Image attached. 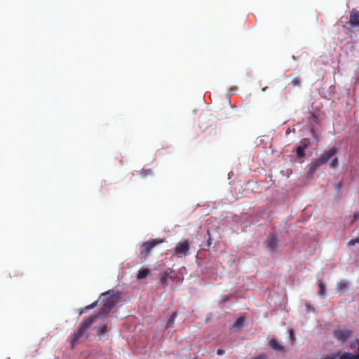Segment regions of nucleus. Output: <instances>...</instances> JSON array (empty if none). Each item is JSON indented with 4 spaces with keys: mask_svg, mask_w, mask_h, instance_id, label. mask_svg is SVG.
<instances>
[{
    "mask_svg": "<svg viewBox=\"0 0 359 359\" xmlns=\"http://www.w3.org/2000/svg\"><path fill=\"white\" fill-rule=\"evenodd\" d=\"M110 311L111 310L105 308V306L103 305L97 314L88 316L85 320H83V321L81 323L78 330L76 332H74L72 335V338L71 340L72 348H74V346L79 343V341L81 337H88L87 334V331L88 330V329L95 323H96L98 319L103 320L106 318Z\"/></svg>",
    "mask_w": 359,
    "mask_h": 359,
    "instance_id": "nucleus-1",
    "label": "nucleus"
},
{
    "mask_svg": "<svg viewBox=\"0 0 359 359\" xmlns=\"http://www.w3.org/2000/svg\"><path fill=\"white\" fill-rule=\"evenodd\" d=\"M164 240L151 238L144 242L140 247V257L142 259L146 258L151 250L158 244L163 243Z\"/></svg>",
    "mask_w": 359,
    "mask_h": 359,
    "instance_id": "nucleus-2",
    "label": "nucleus"
},
{
    "mask_svg": "<svg viewBox=\"0 0 359 359\" xmlns=\"http://www.w3.org/2000/svg\"><path fill=\"white\" fill-rule=\"evenodd\" d=\"M190 250V242L188 240H184L178 243L172 252L173 256L179 258L184 257L189 254Z\"/></svg>",
    "mask_w": 359,
    "mask_h": 359,
    "instance_id": "nucleus-3",
    "label": "nucleus"
},
{
    "mask_svg": "<svg viewBox=\"0 0 359 359\" xmlns=\"http://www.w3.org/2000/svg\"><path fill=\"white\" fill-rule=\"evenodd\" d=\"M344 29H359V11L352 8L350 11L349 20L344 25Z\"/></svg>",
    "mask_w": 359,
    "mask_h": 359,
    "instance_id": "nucleus-4",
    "label": "nucleus"
},
{
    "mask_svg": "<svg viewBox=\"0 0 359 359\" xmlns=\"http://www.w3.org/2000/svg\"><path fill=\"white\" fill-rule=\"evenodd\" d=\"M264 245L269 251L273 253L278 246V241L276 236L274 233H270L264 242Z\"/></svg>",
    "mask_w": 359,
    "mask_h": 359,
    "instance_id": "nucleus-5",
    "label": "nucleus"
},
{
    "mask_svg": "<svg viewBox=\"0 0 359 359\" xmlns=\"http://www.w3.org/2000/svg\"><path fill=\"white\" fill-rule=\"evenodd\" d=\"M351 331L348 329L337 328L333 332L334 338L341 342L345 341L351 335Z\"/></svg>",
    "mask_w": 359,
    "mask_h": 359,
    "instance_id": "nucleus-6",
    "label": "nucleus"
},
{
    "mask_svg": "<svg viewBox=\"0 0 359 359\" xmlns=\"http://www.w3.org/2000/svg\"><path fill=\"white\" fill-rule=\"evenodd\" d=\"M338 151L339 148L332 147L328 151L321 154L318 159L323 165L326 164Z\"/></svg>",
    "mask_w": 359,
    "mask_h": 359,
    "instance_id": "nucleus-7",
    "label": "nucleus"
},
{
    "mask_svg": "<svg viewBox=\"0 0 359 359\" xmlns=\"http://www.w3.org/2000/svg\"><path fill=\"white\" fill-rule=\"evenodd\" d=\"M307 147V141L306 139H304L300 142V145H299L296 149L297 158L302 160L305 157L304 151Z\"/></svg>",
    "mask_w": 359,
    "mask_h": 359,
    "instance_id": "nucleus-8",
    "label": "nucleus"
},
{
    "mask_svg": "<svg viewBox=\"0 0 359 359\" xmlns=\"http://www.w3.org/2000/svg\"><path fill=\"white\" fill-rule=\"evenodd\" d=\"M118 296L113 294L110 295L107 297L104 302V306H105V308L109 309V310H111V309L114 307V306L116 304L118 299Z\"/></svg>",
    "mask_w": 359,
    "mask_h": 359,
    "instance_id": "nucleus-9",
    "label": "nucleus"
},
{
    "mask_svg": "<svg viewBox=\"0 0 359 359\" xmlns=\"http://www.w3.org/2000/svg\"><path fill=\"white\" fill-rule=\"evenodd\" d=\"M107 327L108 324L107 323H104L101 325L95 326L94 330H96V335L102 337L107 332Z\"/></svg>",
    "mask_w": 359,
    "mask_h": 359,
    "instance_id": "nucleus-10",
    "label": "nucleus"
},
{
    "mask_svg": "<svg viewBox=\"0 0 359 359\" xmlns=\"http://www.w3.org/2000/svg\"><path fill=\"white\" fill-rule=\"evenodd\" d=\"M323 164L317 158L312 162L309 165V174L313 175L314 172L321 166Z\"/></svg>",
    "mask_w": 359,
    "mask_h": 359,
    "instance_id": "nucleus-11",
    "label": "nucleus"
},
{
    "mask_svg": "<svg viewBox=\"0 0 359 359\" xmlns=\"http://www.w3.org/2000/svg\"><path fill=\"white\" fill-rule=\"evenodd\" d=\"M269 346L271 348L276 351L282 352L284 351V348L280 345L276 339H271L269 341Z\"/></svg>",
    "mask_w": 359,
    "mask_h": 359,
    "instance_id": "nucleus-12",
    "label": "nucleus"
},
{
    "mask_svg": "<svg viewBox=\"0 0 359 359\" xmlns=\"http://www.w3.org/2000/svg\"><path fill=\"white\" fill-rule=\"evenodd\" d=\"M348 289V283L345 280H341L337 285V290L339 292H344Z\"/></svg>",
    "mask_w": 359,
    "mask_h": 359,
    "instance_id": "nucleus-13",
    "label": "nucleus"
},
{
    "mask_svg": "<svg viewBox=\"0 0 359 359\" xmlns=\"http://www.w3.org/2000/svg\"><path fill=\"white\" fill-rule=\"evenodd\" d=\"M150 273H151V271L149 269H144L140 270L137 275V278L139 280L144 279V278H147Z\"/></svg>",
    "mask_w": 359,
    "mask_h": 359,
    "instance_id": "nucleus-14",
    "label": "nucleus"
},
{
    "mask_svg": "<svg viewBox=\"0 0 359 359\" xmlns=\"http://www.w3.org/2000/svg\"><path fill=\"white\" fill-rule=\"evenodd\" d=\"M318 287H319V294L320 296L322 297V298H324L326 295V293H325V283L321 280H318Z\"/></svg>",
    "mask_w": 359,
    "mask_h": 359,
    "instance_id": "nucleus-15",
    "label": "nucleus"
},
{
    "mask_svg": "<svg viewBox=\"0 0 359 359\" xmlns=\"http://www.w3.org/2000/svg\"><path fill=\"white\" fill-rule=\"evenodd\" d=\"M177 313L176 311L173 312L170 318L168 319L167 324L165 325V329H168L170 327H172L175 324V320L177 317Z\"/></svg>",
    "mask_w": 359,
    "mask_h": 359,
    "instance_id": "nucleus-16",
    "label": "nucleus"
},
{
    "mask_svg": "<svg viewBox=\"0 0 359 359\" xmlns=\"http://www.w3.org/2000/svg\"><path fill=\"white\" fill-rule=\"evenodd\" d=\"M339 359H359V354H353L350 352L344 353L339 357Z\"/></svg>",
    "mask_w": 359,
    "mask_h": 359,
    "instance_id": "nucleus-17",
    "label": "nucleus"
},
{
    "mask_svg": "<svg viewBox=\"0 0 359 359\" xmlns=\"http://www.w3.org/2000/svg\"><path fill=\"white\" fill-rule=\"evenodd\" d=\"M244 323H245V318L239 317L234 323L233 327H242L244 325Z\"/></svg>",
    "mask_w": 359,
    "mask_h": 359,
    "instance_id": "nucleus-18",
    "label": "nucleus"
},
{
    "mask_svg": "<svg viewBox=\"0 0 359 359\" xmlns=\"http://www.w3.org/2000/svg\"><path fill=\"white\" fill-rule=\"evenodd\" d=\"M351 348L357 352V354H359V339H356L353 343L351 344Z\"/></svg>",
    "mask_w": 359,
    "mask_h": 359,
    "instance_id": "nucleus-19",
    "label": "nucleus"
},
{
    "mask_svg": "<svg viewBox=\"0 0 359 359\" xmlns=\"http://www.w3.org/2000/svg\"><path fill=\"white\" fill-rule=\"evenodd\" d=\"M338 165H339V159H338V158H337V157L334 158L331 161V162H330V168H332V169H335V168H337V166H338Z\"/></svg>",
    "mask_w": 359,
    "mask_h": 359,
    "instance_id": "nucleus-20",
    "label": "nucleus"
},
{
    "mask_svg": "<svg viewBox=\"0 0 359 359\" xmlns=\"http://www.w3.org/2000/svg\"><path fill=\"white\" fill-rule=\"evenodd\" d=\"M152 173L153 172L151 169L142 170V172H140V175L144 177L148 175H151Z\"/></svg>",
    "mask_w": 359,
    "mask_h": 359,
    "instance_id": "nucleus-21",
    "label": "nucleus"
},
{
    "mask_svg": "<svg viewBox=\"0 0 359 359\" xmlns=\"http://www.w3.org/2000/svg\"><path fill=\"white\" fill-rule=\"evenodd\" d=\"M168 277V273L167 272H164L162 276L160 278V281L162 284L166 285L167 284V280Z\"/></svg>",
    "mask_w": 359,
    "mask_h": 359,
    "instance_id": "nucleus-22",
    "label": "nucleus"
},
{
    "mask_svg": "<svg viewBox=\"0 0 359 359\" xmlns=\"http://www.w3.org/2000/svg\"><path fill=\"white\" fill-rule=\"evenodd\" d=\"M291 83L294 87L299 86L301 85V80L298 77H296L292 80Z\"/></svg>",
    "mask_w": 359,
    "mask_h": 359,
    "instance_id": "nucleus-23",
    "label": "nucleus"
},
{
    "mask_svg": "<svg viewBox=\"0 0 359 359\" xmlns=\"http://www.w3.org/2000/svg\"><path fill=\"white\" fill-rule=\"evenodd\" d=\"M359 243V237L355 238V239H351L348 241V246H353L355 244Z\"/></svg>",
    "mask_w": 359,
    "mask_h": 359,
    "instance_id": "nucleus-24",
    "label": "nucleus"
},
{
    "mask_svg": "<svg viewBox=\"0 0 359 359\" xmlns=\"http://www.w3.org/2000/svg\"><path fill=\"white\" fill-rule=\"evenodd\" d=\"M97 304H98V301H95L94 302H93L92 304L88 305L86 306V310H90V309H94L95 306H97Z\"/></svg>",
    "mask_w": 359,
    "mask_h": 359,
    "instance_id": "nucleus-25",
    "label": "nucleus"
},
{
    "mask_svg": "<svg viewBox=\"0 0 359 359\" xmlns=\"http://www.w3.org/2000/svg\"><path fill=\"white\" fill-rule=\"evenodd\" d=\"M358 219H359V211H357V212H355L353 214V219H352L351 224H353V223H354V222H357Z\"/></svg>",
    "mask_w": 359,
    "mask_h": 359,
    "instance_id": "nucleus-26",
    "label": "nucleus"
},
{
    "mask_svg": "<svg viewBox=\"0 0 359 359\" xmlns=\"http://www.w3.org/2000/svg\"><path fill=\"white\" fill-rule=\"evenodd\" d=\"M251 359H267V355L266 353H262L257 356L252 358Z\"/></svg>",
    "mask_w": 359,
    "mask_h": 359,
    "instance_id": "nucleus-27",
    "label": "nucleus"
},
{
    "mask_svg": "<svg viewBox=\"0 0 359 359\" xmlns=\"http://www.w3.org/2000/svg\"><path fill=\"white\" fill-rule=\"evenodd\" d=\"M338 355H339L338 354L332 353V354H330V355L325 356L323 359H336L338 357Z\"/></svg>",
    "mask_w": 359,
    "mask_h": 359,
    "instance_id": "nucleus-28",
    "label": "nucleus"
},
{
    "mask_svg": "<svg viewBox=\"0 0 359 359\" xmlns=\"http://www.w3.org/2000/svg\"><path fill=\"white\" fill-rule=\"evenodd\" d=\"M230 298H231V296H230V295H225V296L222 297V301L223 302H225L229 301V300L230 299Z\"/></svg>",
    "mask_w": 359,
    "mask_h": 359,
    "instance_id": "nucleus-29",
    "label": "nucleus"
},
{
    "mask_svg": "<svg viewBox=\"0 0 359 359\" xmlns=\"http://www.w3.org/2000/svg\"><path fill=\"white\" fill-rule=\"evenodd\" d=\"M217 353L218 355H223V354H224V353H225V351H224V349H218V350L217 351Z\"/></svg>",
    "mask_w": 359,
    "mask_h": 359,
    "instance_id": "nucleus-30",
    "label": "nucleus"
},
{
    "mask_svg": "<svg viewBox=\"0 0 359 359\" xmlns=\"http://www.w3.org/2000/svg\"><path fill=\"white\" fill-rule=\"evenodd\" d=\"M290 337L292 338V340L294 341L295 338H294V334H293L292 331L290 332Z\"/></svg>",
    "mask_w": 359,
    "mask_h": 359,
    "instance_id": "nucleus-31",
    "label": "nucleus"
},
{
    "mask_svg": "<svg viewBox=\"0 0 359 359\" xmlns=\"http://www.w3.org/2000/svg\"><path fill=\"white\" fill-rule=\"evenodd\" d=\"M208 243V246H210V245H211L210 238H209Z\"/></svg>",
    "mask_w": 359,
    "mask_h": 359,
    "instance_id": "nucleus-32",
    "label": "nucleus"
},
{
    "mask_svg": "<svg viewBox=\"0 0 359 359\" xmlns=\"http://www.w3.org/2000/svg\"><path fill=\"white\" fill-rule=\"evenodd\" d=\"M109 293V292H105V293H103L102 295H106L107 294Z\"/></svg>",
    "mask_w": 359,
    "mask_h": 359,
    "instance_id": "nucleus-33",
    "label": "nucleus"
},
{
    "mask_svg": "<svg viewBox=\"0 0 359 359\" xmlns=\"http://www.w3.org/2000/svg\"><path fill=\"white\" fill-rule=\"evenodd\" d=\"M266 88H267V87L264 88L262 89V90H263V91H265V90H266Z\"/></svg>",
    "mask_w": 359,
    "mask_h": 359,
    "instance_id": "nucleus-34",
    "label": "nucleus"
}]
</instances>
